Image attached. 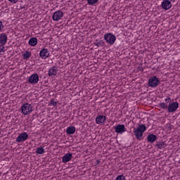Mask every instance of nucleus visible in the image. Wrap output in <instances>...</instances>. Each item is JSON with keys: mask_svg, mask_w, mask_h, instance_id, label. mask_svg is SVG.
<instances>
[{"mask_svg": "<svg viewBox=\"0 0 180 180\" xmlns=\"http://www.w3.org/2000/svg\"><path fill=\"white\" fill-rule=\"evenodd\" d=\"M147 130V127L144 124H139L136 128H134V136H135L136 139L139 141L143 140V134H144V131Z\"/></svg>", "mask_w": 180, "mask_h": 180, "instance_id": "1", "label": "nucleus"}, {"mask_svg": "<svg viewBox=\"0 0 180 180\" xmlns=\"http://www.w3.org/2000/svg\"><path fill=\"white\" fill-rule=\"evenodd\" d=\"M103 39L108 44H110V46H113L116 41V36L110 32L105 34Z\"/></svg>", "mask_w": 180, "mask_h": 180, "instance_id": "2", "label": "nucleus"}, {"mask_svg": "<svg viewBox=\"0 0 180 180\" xmlns=\"http://www.w3.org/2000/svg\"><path fill=\"white\" fill-rule=\"evenodd\" d=\"M21 112L23 115H30L33 112V107L29 103H25L21 107Z\"/></svg>", "mask_w": 180, "mask_h": 180, "instance_id": "3", "label": "nucleus"}, {"mask_svg": "<svg viewBox=\"0 0 180 180\" xmlns=\"http://www.w3.org/2000/svg\"><path fill=\"white\" fill-rule=\"evenodd\" d=\"M148 86H150V88H155L158 85H160V79L157 76L152 77L149 79L148 82Z\"/></svg>", "mask_w": 180, "mask_h": 180, "instance_id": "4", "label": "nucleus"}, {"mask_svg": "<svg viewBox=\"0 0 180 180\" xmlns=\"http://www.w3.org/2000/svg\"><path fill=\"white\" fill-rule=\"evenodd\" d=\"M179 108L178 102L169 103L168 105L167 110L169 113H172Z\"/></svg>", "mask_w": 180, "mask_h": 180, "instance_id": "5", "label": "nucleus"}, {"mask_svg": "<svg viewBox=\"0 0 180 180\" xmlns=\"http://www.w3.org/2000/svg\"><path fill=\"white\" fill-rule=\"evenodd\" d=\"M27 139H29V134H27V132H22L16 138L15 141L17 143H22L23 141H26Z\"/></svg>", "mask_w": 180, "mask_h": 180, "instance_id": "6", "label": "nucleus"}, {"mask_svg": "<svg viewBox=\"0 0 180 180\" xmlns=\"http://www.w3.org/2000/svg\"><path fill=\"white\" fill-rule=\"evenodd\" d=\"M114 129L115 133H117L118 134H123L124 131H127V129H126V127H124V124H118L115 126Z\"/></svg>", "mask_w": 180, "mask_h": 180, "instance_id": "7", "label": "nucleus"}, {"mask_svg": "<svg viewBox=\"0 0 180 180\" xmlns=\"http://www.w3.org/2000/svg\"><path fill=\"white\" fill-rule=\"evenodd\" d=\"M161 6L165 11H168L171 9L172 6V3H171V0H164L162 2Z\"/></svg>", "mask_w": 180, "mask_h": 180, "instance_id": "8", "label": "nucleus"}, {"mask_svg": "<svg viewBox=\"0 0 180 180\" xmlns=\"http://www.w3.org/2000/svg\"><path fill=\"white\" fill-rule=\"evenodd\" d=\"M63 16H64V13L61 12V11H57L55 13H53V15L52 16L53 20L56 22L60 20L63 18Z\"/></svg>", "mask_w": 180, "mask_h": 180, "instance_id": "9", "label": "nucleus"}, {"mask_svg": "<svg viewBox=\"0 0 180 180\" xmlns=\"http://www.w3.org/2000/svg\"><path fill=\"white\" fill-rule=\"evenodd\" d=\"M28 82L30 84H37L39 82V75L37 73L32 75L28 79Z\"/></svg>", "mask_w": 180, "mask_h": 180, "instance_id": "10", "label": "nucleus"}, {"mask_svg": "<svg viewBox=\"0 0 180 180\" xmlns=\"http://www.w3.org/2000/svg\"><path fill=\"white\" fill-rule=\"evenodd\" d=\"M49 56L50 53L47 49H43L39 52V56L41 58H44V60H46V58H47Z\"/></svg>", "mask_w": 180, "mask_h": 180, "instance_id": "11", "label": "nucleus"}, {"mask_svg": "<svg viewBox=\"0 0 180 180\" xmlns=\"http://www.w3.org/2000/svg\"><path fill=\"white\" fill-rule=\"evenodd\" d=\"M8 43V35L5 33L0 34V44L5 45Z\"/></svg>", "mask_w": 180, "mask_h": 180, "instance_id": "12", "label": "nucleus"}, {"mask_svg": "<svg viewBox=\"0 0 180 180\" xmlns=\"http://www.w3.org/2000/svg\"><path fill=\"white\" fill-rule=\"evenodd\" d=\"M72 159V153H66L62 159V161L64 164H67V162H70Z\"/></svg>", "mask_w": 180, "mask_h": 180, "instance_id": "13", "label": "nucleus"}, {"mask_svg": "<svg viewBox=\"0 0 180 180\" xmlns=\"http://www.w3.org/2000/svg\"><path fill=\"white\" fill-rule=\"evenodd\" d=\"M106 122V116L105 115H98L96 117V122L97 124H101V123H105Z\"/></svg>", "mask_w": 180, "mask_h": 180, "instance_id": "14", "label": "nucleus"}, {"mask_svg": "<svg viewBox=\"0 0 180 180\" xmlns=\"http://www.w3.org/2000/svg\"><path fill=\"white\" fill-rule=\"evenodd\" d=\"M57 71H58V68H57L56 66H53L49 70V76L54 77V76L57 75Z\"/></svg>", "mask_w": 180, "mask_h": 180, "instance_id": "15", "label": "nucleus"}, {"mask_svg": "<svg viewBox=\"0 0 180 180\" xmlns=\"http://www.w3.org/2000/svg\"><path fill=\"white\" fill-rule=\"evenodd\" d=\"M157 139H158V137L156 135L150 134L147 136V141L148 143H154Z\"/></svg>", "mask_w": 180, "mask_h": 180, "instance_id": "16", "label": "nucleus"}, {"mask_svg": "<svg viewBox=\"0 0 180 180\" xmlns=\"http://www.w3.org/2000/svg\"><path fill=\"white\" fill-rule=\"evenodd\" d=\"M28 44H30V46H32V47L36 46L37 44V38L36 37L30 38L28 41Z\"/></svg>", "mask_w": 180, "mask_h": 180, "instance_id": "17", "label": "nucleus"}, {"mask_svg": "<svg viewBox=\"0 0 180 180\" xmlns=\"http://www.w3.org/2000/svg\"><path fill=\"white\" fill-rule=\"evenodd\" d=\"M167 146V143L164 141H160L156 143L155 146L157 147V148H159V150H162V148H165V146Z\"/></svg>", "mask_w": 180, "mask_h": 180, "instance_id": "18", "label": "nucleus"}, {"mask_svg": "<svg viewBox=\"0 0 180 180\" xmlns=\"http://www.w3.org/2000/svg\"><path fill=\"white\" fill-rule=\"evenodd\" d=\"M67 134H74L75 133V127L70 126L66 129Z\"/></svg>", "mask_w": 180, "mask_h": 180, "instance_id": "19", "label": "nucleus"}, {"mask_svg": "<svg viewBox=\"0 0 180 180\" xmlns=\"http://www.w3.org/2000/svg\"><path fill=\"white\" fill-rule=\"evenodd\" d=\"M94 45L96 46V47H103L105 46V41L101 39V40H98V39H96V42L94 43Z\"/></svg>", "mask_w": 180, "mask_h": 180, "instance_id": "20", "label": "nucleus"}, {"mask_svg": "<svg viewBox=\"0 0 180 180\" xmlns=\"http://www.w3.org/2000/svg\"><path fill=\"white\" fill-rule=\"evenodd\" d=\"M36 154H40V155H41V154H44V148H43V147H39V148H37V150H36Z\"/></svg>", "mask_w": 180, "mask_h": 180, "instance_id": "21", "label": "nucleus"}, {"mask_svg": "<svg viewBox=\"0 0 180 180\" xmlns=\"http://www.w3.org/2000/svg\"><path fill=\"white\" fill-rule=\"evenodd\" d=\"M22 56L24 60H27V58H30V57L32 56V53H30L29 51H26L25 53H24Z\"/></svg>", "mask_w": 180, "mask_h": 180, "instance_id": "22", "label": "nucleus"}, {"mask_svg": "<svg viewBox=\"0 0 180 180\" xmlns=\"http://www.w3.org/2000/svg\"><path fill=\"white\" fill-rule=\"evenodd\" d=\"M99 0H86L88 5H95Z\"/></svg>", "mask_w": 180, "mask_h": 180, "instance_id": "23", "label": "nucleus"}, {"mask_svg": "<svg viewBox=\"0 0 180 180\" xmlns=\"http://www.w3.org/2000/svg\"><path fill=\"white\" fill-rule=\"evenodd\" d=\"M159 106H160L162 109H168V104L166 103H160Z\"/></svg>", "mask_w": 180, "mask_h": 180, "instance_id": "24", "label": "nucleus"}, {"mask_svg": "<svg viewBox=\"0 0 180 180\" xmlns=\"http://www.w3.org/2000/svg\"><path fill=\"white\" fill-rule=\"evenodd\" d=\"M50 106H57V101H54V99H51L49 103Z\"/></svg>", "mask_w": 180, "mask_h": 180, "instance_id": "25", "label": "nucleus"}, {"mask_svg": "<svg viewBox=\"0 0 180 180\" xmlns=\"http://www.w3.org/2000/svg\"><path fill=\"white\" fill-rule=\"evenodd\" d=\"M116 180H126V177L122 174L117 176Z\"/></svg>", "mask_w": 180, "mask_h": 180, "instance_id": "26", "label": "nucleus"}, {"mask_svg": "<svg viewBox=\"0 0 180 180\" xmlns=\"http://www.w3.org/2000/svg\"><path fill=\"white\" fill-rule=\"evenodd\" d=\"M5 53V45L0 44V53Z\"/></svg>", "mask_w": 180, "mask_h": 180, "instance_id": "27", "label": "nucleus"}, {"mask_svg": "<svg viewBox=\"0 0 180 180\" xmlns=\"http://www.w3.org/2000/svg\"><path fill=\"white\" fill-rule=\"evenodd\" d=\"M165 101L166 102L165 103H167V105L168 103H171V98H166Z\"/></svg>", "mask_w": 180, "mask_h": 180, "instance_id": "28", "label": "nucleus"}, {"mask_svg": "<svg viewBox=\"0 0 180 180\" xmlns=\"http://www.w3.org/2000/svg\"><path fill=\"white\" fill-rule=\"evenodd\" d=\"M9 2H11V4H16V2H18V1L19 0H8Z\"/></svg>", "mask_w": 180, "mask_h": 180, "instance_id": "29", "label": "nucleus"}, {"mask_svg": "<svg viewBox=\"0 0 180 180\" xmlns=\"http://www.w3.org/2000/svg\"><path fill=\"white\" fill-rule=\"evenodd\" d=\"M4 25H2V21H0V30H2Z\"/></svg>", "mask_w": 180, "mask_h": 180, "instance_id": "30", "label": "nucleus"}, {"mask_svg": "<svg viewBox=\"0 0 180 180\" xmlns=\"http://www.w3.org/2000/svg\"><path fill=\"white\" fill-rule=\"evenodd\" d=\"M96 164L97 165H99V164H101V161H99V160H96Z\"/></svg>", "mask_w": 180, "mask_h": 180, "instance_id": "31", "label": "nucleus"}]
</instances>
